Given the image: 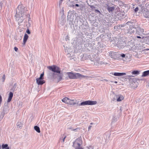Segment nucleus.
Here are the masks:
<instances>
[{
  "mask_svg": "<svg viewBox=\"0 0 149 149\" xmlns=\"http://www.w3.org/2000/svg\"><path fill=\"white\" fill-rule=\"evenodd\" d=\"M47 68L54 72L52 74V77L54 79L56 80L58 82L62 80L63 74L61 73L60 68L56 65L49 66Z\"/></svg>",
  "mask_w": 149,
  "mask_h": 149,
  "instance_id": "nucleus-1",
  "label": "nucleus"
},
{
  "mask_svg": "<svg viewBox=\"0 0 149 149\" xmlns=\"http://www.w3.org/2000/svg\"><path fill=\"white\" fill-rule=\"evenodd\" d=\"M27 8L22 5H20L18 6L17 9L16 15H21V16L26 17L27 15L26 12Z\"/></svg>",
  "mask_w": 149,
  "mask_h": 149,
  "instance_id": "nucleus-2",
  "label": "nucleus"
},
{
  "mask_svg": "<svg viewBox=\"0 0 149 149\" xmlns=\"http://www.w3.org/2000/svg\"><path fill=\"white\" fill-rule=\"evenodd\" d=\"M67 74L71 79L85 78L87 77V76L81 75L79 73H74L71 72H68Z\"/></svg>",
  "mask_w": 149,
  "mask_h": 149,
  "instance_id": "nucleus-3",
  "label": "nucleus"
},
{
  "mask_svg": "<svg viewBox=\"0 0 149 149\" xmlns=\"http://www.w3.org/2000/svg\"><path fill=\"white\" fill-rule=\"evenodd\" d=\"M135 29H136V33L140 36H142V35L145 34L146 31H144V29L141 28L139 25L137 24L135 26Z\"/></svg>",
  "mask_w": 149,
  "mask_h": 149,
  "instance_id": "nucleus-4",
  "label": "nucleus"
},
{
  "mask_svg": "<svg viewBox=\"0 0 149 149\" xmlns=\"http://www.w3.org/2000/svg\"><path fill=\"white\" fill-rule=\"evenodd\" d=\"M97 104L96 101H91L90 100L86 101L81 103L79 104V106H84L86 105H95Z\"/></svg>",
  "mask_w": 149,
  "mask_h": 149,
  "instance_id": "nucleus-5",
  "label": "nucleus"
},
{
  "mask_svg": "<svg viewBox=\"0 0 149 149\" xmlns=\"http://www.w3.org/2000/svg\"><path fill=\"white\" fill-rule=\"evenodd\" d=\"M135 29V26H130L128 29L125 30V33L126 34H130L133 33L134 32V30L133 29Z\"/></svg>",
  "mask_w": 149,
  "mask_h": 149,
  "instance_id": "nucleus-6",
  "label": "nucleus"
},
{
  "mask_svg": "<svg viewBox=\"0 0 149 149\" xmlns=\"http://www.w3.org/2000/svg\"><path fill=\"white\" fill-rule=\"evenodd\" d=\"M80 139L79 138L77 139L73 143V146L76 148H79L80 146Z\"/></svg>",
  "mask_w": 149,
  "mask_h": 149,
  "instance_id": "nucleus-7",
  "label": "nucleus"
},
{
  "mask_svg": "<svg viewBox=\"0 0 149 149\" xmlns=\"http://www.w3.org/2000/svg\"><path fill=\"white\" fill-rule=\"evenodd\" d=\"M16 20L18 22V24L22 23L24 20L23 17L24 16H21V15H16Z\"/></svg>",
  "mask_w": 149,
  "mask_h": 149,
  "instance_id": "nucleus-8",
  "label": "nucleus"
},
{
  "mask_svg": "<svg viewBox=\"0 0 149 149\" xmlns=\"http://www.w3.org/2000/svg\"><path fill=\"white\" fill-rule=\"evenodd\" d=\"M123 99L124 97L122 95H116L113 99V100L114 101L116 100L117 101L120 102L123 100Z\"/></svg>",
  "mask_w": 149,
  "mask_h": 149,
  "instance_id": "nucleus-9",
  "label": "nucleus"
},
{
  "mask_svg": "<svg viewBox=\"0 0 149 149\" xmlns=\"http://www.w3.org/2000/svg\"><path fill=\"white\" fill-rule=\"evenodd\" d=\"M125 45V43L123 41H119L118 42L117 46L119 49L123 48Z\"/></svg>",
  "mask_w": 149,
  "mask_h": 149,
  "instance_id": "nucleus-10",
  "label": "nucleus"
},
{
  "mask_svg": "<svg viewBox=\"0 0 149 149\" xmlns=\"http://www.w3.org/2000/svg\"><path fill=\"white\" fill-rule=\"evenodd\" d=\"M36 80V83L38 85H42L45 83V81L43 79L37 78Z\"/></svg>",
  "mask_w": 149,
  "mask_h": 149,
  "instance_id": "nucleus-11",
  "label": "nucleus"
},
{
  "mask_svg": "<svg viewBox=\"0 0 149 149\" xmlns=\"http://www.w3.org/2000/svg\"><path fill=\"white\" fill-rule=\"evenodd\" d=\"M13 93L12 92H10L8 96V97L7 100L8 102H9L11 100L13 97Z\"/></svg>",
  "mask_w": 149,
  "mask_h": 149,
  "instance_id": "nucleus-12",
  "label": "nucleus"
},
{
  "mask_svg": "<svg viewBox=\"0 0 149 149\" xmlns=\"http://www.w3.org/2000/svg\"><path fill=\"white\" fill-rule=\"evenodd\" d=\"M126 74L125 73L115 72L113 75L115 76H121Z\"/></svg>",
  "mask_w": 149,
  "mask_h": 149,
  "instance_id": "nucleus-13",
  "label": "nucleus"
},
{
  "mask_svg": "<svg viewBox=\"0 0 149 149\" xmlns=\"http://www.w3.org/2000/svg\"><path fill=\"white\" fill-rule=\"evenodd\" d=\"M148 75H149V70L143 72L141 76L142 77H145Z\"/></svg>",
  "mask_w": 149,
  "mask_h": 149,
  "instance_id": "nucleus-14",
  "label": "nucleus"
},
{
  "mask_svg": "<svg viewBox=\"0 0 149 149\" xmlns=\"http://www.w3.org/2000/svg\"><path fill=\"white\" fill-rule=\"evenodd\" d=\"M29 37L26 34H25L24 35V39H23V45H25L26 42Z\"/></svg>",
  "mask_w": 149,
  "mask_h": 149,
  "instance_id": "nucleus-15",
  "label": "nucleus"
},
{
  "mask_svg": "<svg viewBox=\"0 0 149 149\" xmlns=\"http://www.w3.org/2000/svg\"><path fill=\"white\" fill-rule=\"evenodd\" d=\"M143 15L146 18H149V11H145L143 13Z\"/></svg>",
  "mask_w": 149,
  "mask_h": 149,
  "instance_id": "nucleus-16",
  "label": "nucleus"
},
{
  "mask_svg": "<svg viewBox=\"0 0 149 149\" xmlns=\"http://www.w3.org/2000/svg\"><path fill=\"white\" fill-rule=\"evenodd\" d=\"M76 104L74 100H71L69 99V102L68 104L70 105H74Z\"/></svg>",
  "mask_w": 149,
  "mask_h": 149,
  "instance_id": "nucleus-17",
  "label": "nucleus"
},
{
  "mask_svg": "<svg viewBox=\"0 0 149 149\" xmlns=\"http://www.w3.org/2000/svg\"><path fill=\"white\" fill-rule=\"evenodd\" d=\"M69 99L67 97H65L62 100V101L67 104H68Z\"/></svg>",
  "mask_w": 149,
  "mask_h": 149,
  "instance_id": "nucleus-18",
  "label": "nucleus"
},
{
  "mask_svg": "<svg viewBox=\"0 0 149 149\" xmlns=\"http://www.w3.org/2000/svg\"><path fill=\"white\" fill-rule=\"evenodd\" d=\"M1 148L2 149H9L8 145L7 144H3L1 146Z\"/></svg>",
  "mask_w": 149,
  "mask_h": 149,
  "instance_id": "nucleus-19",
  "label": "nucleus"
},
{
  "mask_svg": "<svg viewBox=\"0 0 149 149\" xmlns=\"http://www.w3.org/2000/svg\"><path fill=\"white\" fill-rule=\"evenodd\" d=\"M115 9V8L113 7H108L107 9L109 12H110L113 11Z\"/></svg>",
  "mask_w": 149,
  "mask_h": 149,
  "instance_id": "nucleus-20",
  "label": "nucleus"
},
{
  "mask_svg": "<svg viewBox=\"0 0 149 149\" xmlns=\"http://www.w3.org/2000/svg\"><path fill=\"white\" fill-rule=\"evenodd\" d=\"M129 73H132L133 74H135L136 75L139 74V71L137 70H134L131 72H129Z\"/></svg>",
  "mask_w": 149,
  "mask_h": 149,
  "instance_id": "nucleus-21",
  "label": "nucleus"
},
{
  "mask_svg": "<svg viewBox=\"0 0 149 149\" xmlns=\"http://www.w3.org/2000/svg\"><path fill=\"white\" fill-rule=\"evenodd\" d=\"M17 125L18 127L21 128L22 127L23 123L21 122H18L17 123Z\"/></svg>",
  "mask_w": 149,
  "mask_h": 149,
  "instance_id": "nucleus-22",
  "label": "nucleus"
},
{
  "mask_svg": "<svg viewBox=\"0 0 149 149\" xmlns=\"http://www.w3.org/2000/svg\"><path fill=\"white\" fill-rule=\"evenodd\" d=\"M34 130L40 133V131L39 127L37 126L34 127Z\"/></svg>",
  "mask_w": 149,
  "mask_h": 149,
  "instance_id": "nucleus-23",
  "label": "nucleus"
},
{
  "mask_svg": "<svg viewBox=\"0 0 149 149\" xmlns=\"http://www.w3.org/2000/svg\"><path fill=\"white\" fill-rule=\"evenodd\" d=\"M109 56H111V57L112 58H115V53L114 52H111L109 53Z\"/></svg>",
  "mask_w": 149,
  "mask_h": 149,
  "instance_id": "nucleus-24",
  "label": "nucleus"
},
{
  "mask_svg": "<svg viewBox=\"0 0 149 149\" xmlns=\"http://www.w3.org/2000/svg\"><path fill=\"white\" fill-rule=\"evenodd\" d=\"M44 75V72H43L42 74H41L40 77L38 78L39 79H43Z\"/></svg>",
  "mask_w": 149,
  "mask_h": 149,
  "instance_id": "nucleus-25",
  "label": "nucleus"
},
{
  "mask_svg": "<svg viewBox=\"0 0 149 149\" xmlns=\"http://www.w3.org/2000/svg\"><path fill=\"white\" fill-rule=\"evenodd\" d=\"M142 120L141 119H140L138 121V124H140L142 123Z\"/></svg>",
  "mask_w": 149,
  "mask_h": 149,
  "instance_id": "nucleus-26",
  "label": "nucleus"
},
{
  "mask_svg": "<svg viewBox=\"0 0 149 149\" xmlns=\"http://www.w3.org/2000/svg\"><path fill=\"white\" fill-rule=\"evenodd\" d=\"M95 13H100V11L98 10H97V9H96L95 10Z\"/></svg>",
  "mask_w": 149,
  "mask_h": 149,
  "instance_id": "nucleus-27",
  "label": "nucleus"
},
{
  "mask_svg": "<svg viewBox=\"0 0 149 149\" xmlns=\"http://www.w3.org/2000/svg\"><path fill=\"white\" fill-rule=\"evenodd\" d=\"M63 0H60L59 1V6H61V3L63 1Z\"/></svg>",
  "mask_w": 149,
  "mask_h": 149,
  "instance_id": "nucleus-28",
  "label": "nucleus"
},
{
  "mask_svg": "<svg viewBox=\"0 0 149 149\" xmlns=\"http://www.w3.org/2000/svg\"><path fill=\"white\" fill-rule=\"evenodd\" d=\"M139 8L138 7H136L135 9H134V11L135 12H136L138 11V10Z\"/></svg>",
  "mask_w": 149,
  "mask_h": 149,
  "instance_id": "nucleus-29",
  "label": "nucleus"
},
{
  "mask_svg": "<svg viewBox=\"0 0 149 149\" xmlns=\"http://www.w3.org/2000/svg\"><path fill=\"white\" fill-rule=\"evenodd\" d=\"M26 32L28 34H30V32L29 29L27 30Z\"/></svg>",
  "mask_w": 149,
  "mask_h": 149,
  "instance_id": "nucleus-30",
  "label": "nucleus"
},
{
  "mask_svg": "<svg viewBox=\"0 0 149 149\" xmlns=\"http://www.w3.org/2000/svg\"><path fill=\"white\" fill-rule=\"evenodd\" d=\"M14 50H15L16 51V52H17L18 50V49L17 47H15L14 48Z\"/></svg>",
  "mask_w": 149,
  "mask_h": 149,
  "instance_id": "nucleus-31",
  "label": "nucleus"
},
{
  "mask_svg": "<svg viewBox=\"0 0 149 149\" xmlns=\"http://www.w3.org/2000/svg\"><path fill=\"white\" fill-rule=\"evenodd\" d=\"M2 101V98L1 96L0 95V104L1 103Z\"/></svg>",
  "mask_w": 149,
  "mask_h": 149,
  "instance_id": "nucleus-32",
  "label": "nucleus"
},
{
  "mask_svg": "<svg viewBox=\"0 0 149 149\" xmlns=\"http://www.w3.org/2000/svg\"><path fill=\"white\" fill-rule=\"evenodd\" d=\"M91 127H92L91 126H88V131L90 130H91Z\"/></svg>",
  "mask_w": 149,
  "mask_h": 149,
  "instance_id": "nucleus-33",
  "label": "nucleus"
},
{
  "mask_svg": "<svg viewBox=\"0 0 149 149\" xmlns=\"http://www.w3.org/2000/svg\"><path fill=\"white\" fill-rule=\"evenodd\" d=\"M121 56H122V57L124 58L125 56V55L124 54H121Z\"/></svg>",
  "mask_w": 149,
  "mask_h": 149,
  "instance_id": "nucleus-34",
  "label": "nucleus"
},
{
  "mask_svg": "<svg viewBox=\"0 0 149 149\" xmlns=\"http://www.w3.org/2000/svg\"><path fill=\"white\" fill-rule=\"evenodd\" d=\"M126 77H132V76L131 75H128V74H127L126 76Z\"/></svg>",
  "mask_w": 149,
  "mask_h": 149,
  "instance_id": "nucleus-35",
  "label": "nucleus"
},
{
  "mask_svg": "<svg viewBox=\"0 0 149 149\" xmlns=\"http://www.w3.org/2000/svg\"><path fill=\"white\" fill-rule=\"evenodd\" d=\"M66 137V136H65L63 138V142H64V140L65 138Z\"/></svg>",
  "mask_w": 149,
  "mask_h": 149,
  "instance_id": "nucleus-36",
  "label": "nucleus"
},
{
  "mask_svg": "<svg viewBox=\"0 0 149 149\" xmlns=\"http://www.w3.org/2000/svg\"><path fill=\"white\" fill-rule=\"evenodd\" d=\"M28 18H29V20H30V17L29 15Z\"/></svg>",
  "mask_w": 149,
  "mask_h": 149,
  "instance_id": "nucleus-37",
  "label": "nucleus"
},
{
  "mask_svg": "<svg viewBox=\"0 0 149 149\" xmlns=\"http://www.w3.org/2000/svg\"><path fill=\"white\" fill-rule=\"evenodd\" d=\"M137 38H141V37L140 36H137Z\"/></svg>",
  "mask_w": 149,
  "mask_h": 149,
  "instance_id": "nucleus-38",
  "label": "nucleus"
},
{
  "mask_svg": "<svg viewBox=\"0 0 149 149\" xmlns=\"http://www.w3.org/2000/svg\"><path fill=\"white\" fill-rule=\"evenodd\" d=\"M75 6L77 7H79V5L77 4H75Z\"/></svg>",
  "mask_w": 149,
  "mask_h": 149,
  "instance_id": "nucleus-39",
  "label": "nucleus"
},
{
  "mask_svg": "<svg viewBox=\"0 0 149 149\" xmlns=\"http://www.w3.org/2000/svg\"><path fill=\"white\" fill-rule=\"evenodd\" d=\"M77 129H72V130H73V131H75V130H76Z\"/></svg>",
  "mask_w": 149,
  "mask_h": 149,
  "instance_id": "nucleus-40",
  "label": "nucleus"
},
{
  "mask_svg": "<svg viewBox=\"0 0 149 149\" xmlns=\"http://www.w3.org/2000/svg\"><path fill=\"white\" fill-rule=\"evenodd\" d=\"M3 78L4 80L5 79V75H3Z\"/></svg>",
  "mask_w": 149,
  "mask_h": 149,
  "instance_id": "nucleus-41",
  "label": "nucleus"
},
{
  "mask_svg": "<svg viewBox=\"0 0 149 149\" xmlns=\"http://www.w3.org/2000/svg\"><path fill=\"white\" fill-rule=\"evenodd\" d=\"M103 81H108V80H107L106 79H104V80H103Z\"/></svg>",
  "mask_w": 149,
  "mask_h": 149,
  "instance_id": "nucleus-42",
  "label": "nucleus"
},
{
  "mask_svg": "<svg viewBox=\"0 0 149 149\" xmlns=\"http://www.w3.org/2000/svg\"><path fill=\"white\" fill-rule=\"evenodd\" d=\"M114 83H116H116H117V81H115L114 82Z\"/></svg>",
  "mask_w": 149,
  "mask_h": 149,
  "instance_id": "nucleus-43",
  "label": "nucleus"
},
{
  "mask_svg": "<svg viewBox=\"0 0 149 149\" xmlns=\"http://www.w3.org/2000/svg\"><path fill=\"white\" fill-rule=\"evenodd\" d=\"M93 124V123H90V124H91V125H92V124Z\"/></svg>",
  "mask_w": 149,
  "mask_h": 149,
  "instance_id": "nucleus-44",
  "label": "nucleus"
},
{
  "mask_svg": "<svg viewBox=\"0 0 149 149\" xmlns=\"http://www.w3.org/2000/svg\"><path fill=\"white\" fill-rule=\"evenodd\" d=\"M80 9H81V10H82V9H81V8Z\"/></svg>",
  "mask_w": 149,
  "mask_h": 149,
  "instance_id": "nucleus-45",
  "label": "nucleus"
},
{
  "mask_svg": "<svg viewBox=\"0 0 149 149\" xmlns=\"http://www.w3.org/2000/svg\"><path fill=\"white\" fill-rule=\"evenodd\" d=\"M69 129H71V128H69Z\"/></svg>",
  "mask_w": 149,
  "mask_h": 149,
  "instance_id": "nucleus-46",
  "label": "nucleus"
},
{
  "mask_svg": "<svg viewBox=\"0 0 149 149\" xmlns=\"http://www.w3.org/2000/svg\"><path fill=\"white\" fill-rule=\"evenodd\" d=\"M116 27V26H115V27H114V28H115V27Z\"/></svg>",
  "mask_w": 149,
  "mask_h": 149,
  "instance_id": "nucleus-47",
  "label": "nucleus"
}]
</instances>
